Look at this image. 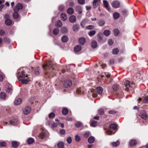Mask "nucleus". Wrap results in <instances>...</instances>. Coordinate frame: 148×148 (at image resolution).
I'll return each mask as SVG.
<instances>
[{
	"label": "nucleus",
	"mask_w": 148,
	"mask_h": 148,
	"mask_svg": "<svg viewBox=\"0 0 148 148\" xmlns=\"http://www.w3.org/2000/svg\"><path fill=\"white\" fill-rule=\"evenodd\" d=\"M27 74H25L23 68H21L18 70L17 77L19 81H21L22 84H26L28 82Z\"/></svg>",
	"instance_id": "nucleus-1"
},
{
	"label": "nucleus",
	"mask_w": 148,
	"mask_h": 148,
	"mask_svg": "<svg viewBox=\"0 0 148 148\" xmlns=\"http://www.w3.org/2000/svg\"><path fill=\"white\" fill-rule=\"evenodd\" d=\"M46 64H44L42 65V67L45 69L47 70L48 68H51L52 70H54V69L52 65V62L48 60L46 62Z\"/></svg>",
	"instance_id": "nucleus-2"
},
{
	"label": "nucleus",
	"mask_w": 148,
	"mask_h": 148,
	"mask_svg": "<svg viewBox=\"0 0 148 148\" xmlns=\"http://www.w3.org/2000/svg\"><path fill=\"white\" fill-rule=\"evenodd\" d=\"M64 87L66 88H68L71 86L72 82L70 80H66L64 81Z\"/></svg>",
	"instance_id": "nucleus-3"
},
{
	"label": "nucleus",
	"mask_w": 148,
	"mask_h": 148,
	"mask_svg": "<svg viewBox=\"0 0 148 148\" xmlns=\"http://www.w3.org/2000/svg\"><path fill=\"white\" fill-rule=\"evenodd\" d=\"M23 8V5L21 3H18L13 9L14 10H17L19 11V10H22Z\"/></svg>",
	"instance_id": "nucleus-4"
},
{
	"label": "nucleus",
	"mask_w": 148,
	"mask_h": 148,
	"mask_svg": "<svg viewBox=\"0 0 148 148\" xmlns=\"http://www.w3.org/2000/svg\"><path fill=\"white\" fill-rule=\"evenodd\" d=\"M137 143V141L136 139H131L129 141V145L130 146L132 147L136 146Z\"/></svg>",
	"instance_id": "nucleus-5"
},
{
	"label": "nucleus",
	"mask_w": 148,
	"mask_h": 148,
	"mask_svg": "<svg viewBox=\"0 0 148 148\" xmlns=\"http://www.w3.org/2000/svg\"><path fill=\"white\" fill-rule=\"evenodd\" d=\"M31 110V108L29 106H26L23 110V112L25 114H29Z\"/></svg>",
	"instance_id": "nucleus-6"
},
{
	"label": "nucleus",
	"mask_w": 148,
	"mask_h": 148,
	"mask_svg": "<svg viewBox=\"0 0 148 148\" xmlns=\"http://www.w3.org/2000/svg\"><path fill=\"white\" fill-rule=\"evenodd\" d=\"M112 5L113 7L115 8H117L119 7L120 3L118 1H115L112 2Z\"/></svg>",
	"instance_id": "nucleus-7"
},
{
	"label": "nucleus",
	"mask_w": 148,
	"mask_h": 148,
	"mask_svg": "<svg viewBox=\"0 0 148 148\" xmlns=\"http://www.w3.org/2000/svg\"><path fill=\"white\" fill-rule=\"evenodd\" d=\"M89 20L87 18L84 19L80 23V25L82 27L84 28L85 24L88 22Z\"/></svg>",
	"instance_id": "nucleus-8"
},
{
	"label": "nucleus",
	"mask_w": 148,
	"mask_h": 148,
	"mask_svg": "<svg viewBox=\"0 0 148 148\" xmlns=\"http://www.w3.org/2000/svg\"><path fill=\"white\" fill-rule=\"evenodd\" d=\"M101 2V0H94L93 1V6L94 8H97Z\"/></svg>",
	"instance_id": "nucleus-9"
},
{
	"label": "nucleus",
	"mask_w": 148,
	"mask_h": 148,
	"mask_svg": "<svg viewBox=\"0 0 148 148\" xmlns=\"http://www.w3.org/2000/svg\"><path fill=\"white\" fill-rule=\"evenodd\" d=\"M104 7L108 10L109 11H111L110 8L109 7L108 5V2L106 0H104L103 1Z\"/></svg>",
	"instance_id": "nucleus-10"
},
{
	"label": "nucleus",
	"mask_w": 148,
	"mask_h": 148,
	"mask_svg": "<svg viewBox=\"0 0 148 148\" xmlns=\"http://www.w3.org/2000/svg\"><path fill=\"white\" fill-rule=\"evenodd\" d=\"M13 11L14 12L12 14L13 16L14 19H17L19 17V15L18 13V11L14 10Z\"/></svg>",
	"instance_id": "nucleus-11"
},
{
	"label": "nucleus",
	"mask_w": 148,
	"mask_h": 148,
	"mask_svg": "<svg viewBox=\"0 0 148 148\" xmlns=\"http://www.w3.org/2000/svg\"><path fill=\"white\" fill-rule=\"evenodd\" d=\"M70 22L71 23H75L76 21V18L74 15H71L70 16L69 18Z\"/></svg>",
	"instance_id": "nucleus-12"
},
{
	"label": "nucleus",
	"mask_w": 148,
	"mask_h": 148,
	"mask_svg": "<svg viewBox=\"0 0 148 148\" xmlns=\"http://www.w3.org/2000/svg\"><path fill=\"white\" fill-rule=\"evenodd\" d=\"M79 25L78 24H76L73 26L72 29L74 32H77L79 30Z\"/></svg>",
	"instance_id": "nucleus-13"
},
{
	"label": "nucleus",
	"mask_w": 148,
	"mask_h": 148,
	"mask_svg": "<svg viewBox=\"0 0 148 148\" xmlns=\"http://www.w3.org/2000/svg\"><path fill=\"white\" fill-rule=\"evenodd\" d=\"M75 10L79 14H81L82 13V7L79 5H77L76 6Z\"/></svg>",
	"instance_id": "nucleus-14"
},
{
	"label": "nucleus",
	"mask_w": 148,
	"mask_h": 148,
	"mask_svg": "<svg viewBox=\"0 0 148 148\" xmlns=\"http://www.w3.org/2000/svg\"><path fill=\"white\" fill-rule=\"evenodd\" d=\"M97 23L100 26H103L105 24V22L102 19L98 20L97 21Z\"/></svg>",
	"instance_id": "nucleus-15"
},
{
	"label": "nucleus",
	"mask_w": 148,
	"mask_h": 148,
	"mask_svg": "<svg viewBox=\"0 0 148 148\" xmlns=\"http://www.w3.org/2000/svg\"><path fill=\"white\" fill-rule=\"evenodd\" d=\"M86 41V40L85 38H80L79 40V43L82 45H84Z\"/></svg>",
	"instance_id": "nucleus-16"
},
{
	"label": "nucleus",
	"mask_w": 148,
	"mask_h": 148,
	"mask_svg": "<svg viewBox=\"0 0 148 148\" xmlns=\"http://www.w3.org/2000/svg\"><path fill=\"white\" fill-rule=\"evenodd\" d=\"M57 146L58 148H64V143L63 141H59L58 143Z\"/></svg>",
	"instance_id": "nucleus-17"
},
{
	"label": "nucleus",
	"mask_w": 148,
	"mask_h": 148,
	"mask_svg": "<svg viewBox=\"0 0 148 148\" xmlns=\"http://www.w3.org/2000/svg\"><path fill=\"white\" fill-rule=\"evenodd\" d=\"M82 49V47L79 45H77L74 48V50L76 52L80 51Z\"/></svg>",
	"instance_id": "nucleus-18"
},
{
	"label": "nucleus",
	"mask_w": 148,
	"mask_h": 148,
	"mask_svg": "<svg viewBox=\"0 0 148 148\" xmlns=\"http://www.w3.org/2000/svg\"><path fill=\"white\" fill-rule=\"evenodd\" d=\"M5 23L7 25L10 26L12 24V21L10 19H7L5 20Z\"/></svg>",
	"instance_id": "nucleus-19"
},
{
	"label": "nucleus",
	"mask_w": 148,
	"mask_h": 148,
	"mask_svg": "<svg viewBox=\"0 0 148 148\" xmlns=\"http://www.w3.org/2000/svg\"><path fill=\"white\" fill-rule=\"evenodd\" d=\"M125 86L126 88V90H128L129 89V88L131 87L130 82L128 81H126L125 82Z\"/></svg>",
	"instance_id": "nucleus-20"
},
{
	"label": "nucleus",
	"mask_w": 148,
	"mask_h": 148,
	"mask_svg": "<svg viewBox=\"0 0 148 148\" xmlns=\"http://www.w3.org/2000/svg\"><path fill=\"white\" fill-rule=\"evenodd\" d=\"M74 10L73 9L71 8H69L67 10V12L68 14L69 15L73 14L74 13Z\"/></svg>",
	"instance_id": "nucleus-21"
},
{
	"label": "nucleus",
	"mask_w": 148,
	"mask_h": 148,
	"mask_svg": "<svg viewBox=\"0 0 148 148\" xmlns=\"http://www.w3.org/2000/svg\"><path fill=\"white\" fill-rule=\"evenodd\" d=\"M96 91L99 94H101L103 92V88L101 87H98L96 88Z\"/></svg>",
	"instance_id": "nucleus-22"
},
{
	"label": "nucleus",
	"mask_w": 148,
	"mask_h": 148,
	"mask_svg": "<svg viewBox=\"0 0 148 148\" xmlns=\"http://www.w3.org/2000/svg\"><path fill=\"white\" fill-rule=\"evenodd\" d=\"M61 19L64 21H66L67 19V16L66 14L64 13H62L61 14Z\"/></svg>",
	"instance_id": "nucleus-23"
},
{
	"label": "nucleus",
	"mask_w": 148,
	"mask_h": 148,
	"mask_svg": "<svg viewBox=\"0 0 148 148\" xmlns=\"http://www.w3.org/2000/svg\"><path fill=\"white\" fill-rule=\"evenodd\" d=\"M97 42L96 41L93 40L91 42V47L93 48H96L97 46Z\"/></svg>",
	"instance_id": "nucleus-24"
},
{
	"label": "nucleus",
	"mask_w": 148,
	"mask_h": 148,
	"mask_svg": "<svg viewBox=\"0 0 148 148\" xmlns=\"http://www.w3.org/2000/svg\"><path fill=\"white\" fill-rule=\"evenodd\" d=\"M22 101V99L21 98H18L16 100L14 101V104L16 105H18L20 104Z\"/></svg>",
	"instance_id": "nucleus-25"
},
{
	"label": "nucleus",
	"mask_w": 148,
	"mask_h": 148,
	"mask_svg": "<svg viewBox=\"0 0 148 148\" xmlns=\"http://www.w3.org/2000/svg\"><path fill=\"white\" fill-rule=\"evenodd\" d=\"M18 145V142L16 141H13L12 142V146L13 147L16 148H17Z\"/></svg>",
	"instance_id": "nucleus-26"
},
{
	"label": "nucleus",
	"mask_w": 148,
	"mask_h": 148,
	"mask_svg": "<svg viewBox=\"0 0 148 148\" xmlns=\"http://www.w3.org/2000/svg\"><path fill=\"white\" fill-rule=\"evenodd\" d=\"M110 30L106 29L104 31L103 34L106 36H108L110 34Z\"/></svg>",
	"instance_id": "nucleus-27"
},
{
	"label": "nucleus",
	"mask_w": 148,
	"mask_h": 148,
	"mask_svg": "<svg viewBox=\"0 0 148 148\" xmlns=\"http://www.w3.org/2000/svg\"><path fill=\"white\" fill-rule=\"evenodd\" d=\"M113 15L114 18L115 19H118L120 16L119 14L117 12H114L113 14Z\"/></svg>",
	"instance_id": "nucleus-28"
},
{
	"label": "nucleus",
	"mask_w": 148,
	"mask_h": 148,
	"mask_svg": "<svg viewBox=\"0 0 148 148\" xmlns=\"http://www.w3.org/2000/svg\"><path fill=\"white\" fill-rule=\"evenodd\" d=\"M95 140V138L93 136L90 137L88 140V142L89 143H93Z\"/></svg>",
	"instance_id": "nucleus-29"
},
{
	"label": "nucleus",
	"mask_w": 148,
	"mask_h": 148,
	"mask_svg": "<svg viewBox=\"0 0 148 148\" xmlns=\"http://www.w3.org/2000/svg\"><path fill=\"white\" fill-rule=\"evenodd\" d=\"M120 144V142L119 141L116 142H114L112 143V144L113 147H116L118 146Z\"/></svg>",
	"instance_id": "nucleus-30"
},
{
	"label": "nucleus",
	"mask_w": 148,
	"mask_h": 148,
	"mask_svg": "<svg viewBox=\"0 0 148 148\" xmlns=\"http://www.w3.org/2000/svg\"><path fill=\"white\" fill-rule=\"evenodd\" d=\"M0 97L1 99H4L6 98V95L4 92H1L0 94Z\"/></svg>",
	"instance_id": "nucleus-31"
},
{
	"label": "nucleus",
	"mask_w": 148,
	"mask_h": 148,
	"mask_svg": "<svg viewBox=\"0 0 148 148\" xmlns=\"http://www.w3.org/2000/svg\"><path fill=\"white\" fill-rule=\"evenodd\" d=\"M62 112L63 115H67L68 113V109L66 108H64L62 110Z\"/></svg>",
	"instance_id": "nucleus-32"
},
{
	"label": "nucleus",
	"mask_w": 148,
	"mask_h": 148,
	"mask_svg": "<svg viewBox=\"0 0 148 148\" xmlns=\"http://www.w3.org/2000/svg\"><path fill=\"white\" fill-rule=\"evenodd\" d=\"M113 31L114 33V35L115 36H118V35L120 33V32L118 29H114L113 30Z\"/></svg>",
	"instance_id": "nucleus-33"
},
{
	"label": "nucleus",
	"mask_w": 148,
	"mask_h": 148,
	"mask_svg": "<svg viewBox=\"0 0 148 148\" xmlns=\"http://www.w3.org/2000/svg\"><path fill=\"white\" fill-rule=\"evenodd\" d=\"M119 53V50L117 48H116L112 50V53L114 55H117Z\"/></svg>",
	"instance_id": "nucleus-34"
},
{
	"label": "nucleus",
	"mask_w": 148,
	"mask_h": 148,
	"mask_svg": "<svg viewBox=\"0 0 148 148\" xmlns=\"http://www.w3.org/2000/svg\"><path fill=\"white\" fill-rule=\"evenodd\" d=\"M110 128L112 129L113 130H114L116 129V126L114 124H111L110 126Z\"/></svg>",
	"instance_id": "nucleus-35"
},
{
	"label": "nucleus",
	"mask_w": 148,
	"mask_h": 148,
	"mask_svg": "<svg viewBox=\"0 0 148 148\" xmlns=\"http://www.w3.org/2000/svg\"><path fill=\"white\" fill-rule=\"evenodd\" d=\"M141 117L142 119H146L148 118V117L147 114L145 112L141 115Z\"/></svg>",
	"instance_id": "nucleus-36"
},
{
	"label": "nucleus",
	"mask_w": 148,
	"mask_h": 148,
	"mask_svg": "<svg viewBox=\"0 0 148 148\" xmlns=\"http://www.w3.org/2000/svg\"><path fill=\"white\" fill-rule=\"evenodd\" d=\"M62 32L63 33H66L68 31L67 28L66 27H63L61 29Z\"/></svg>",
	"instance_id": "nucleus-37"
},
{
	"label": "nucleus",
	"mask_w": 148,
	"mask_h": 148,
	"mask_svg": "<svg viewBox=\"0 0 148 148\" xmlns=\"http://www.w3.org/2000/svg\"><path fill=\"white\" fill-rule=\"evenodd\" d=\"M59 30L57 28L54 29L53 31V34L55 35H57L59 33Z\"/></svg>",
	"instance_id": "nucleus-38"
},
{
	"label": "nucleus",
	"mask_w": 148,
	"mask_h": 148,
	"mask_svg": "<svg viewBox=\"0 0 148 148\" xmlns=\"http://www.w3.org/2000/svg\"><path fill=\"white\" fill-rule=\"evenodd\" d=\"M34 141V140L32 138H29L27 139V143L29 144H32Z\"/></svg>",
	"instance_id": "nucleus-39"
},
{
	"label": "nucleus",
	"mask_w": 148,
	"mask_h": 148,
	"mask_svg": "<svg viewBox=\"0 0 148 148\" xmlns=\"http://www.w3.org/2000/svg\"><path fill=\"white\" fill-rule=\"evenodd\" d=\"M112 88L113 90L114 91H116L119 89L118 86L116 84H115L112 86Z\"/></svg>",
	"instance_id": "nucleus-40"
},
{
	"label": "nucleus",
	"mask_w": 148,
	"mask_h": 148,
	"mask_svg": "<svg viewBox=\"0 0 148 148\" xmlns=\"http://www.w3.org/2000/svg\"><path fill=\"white\" fill-rule=\"evenodd\" d=\"M97 122L95 121H93L91 122L90 125L91 126L93 127H95L97 125Z\"/></svg>",
	"instance_id": "nucleus-41"
},
{
	"label": "nucleus",
	"mask_w": 148,
	"mask_h": 148,
	"mask_svg": "<svg viewBox=\"0 0 148 148\" xmlns=\"http://www.w3.org/2000/svg\"><path fill=\"white\" fill-rule=\"evenodd\" d=\"M96 31L95 30H92L88 32V35L90 36H93L95 34Z\"/></svg>",
	"instance_id": "nucleus-42"
},
{
	"label": "nucleus",
	"mask_w": 148,
	"mask_h": 148,
	"mask_svg": "<svg viewBox=\"0 0 148 148\" xmlns=\"http://www.w3.org/2000/svg\"><path fill=\"white\" fill-rule=\"evenodd\" d=\"M17 121V120L16 119H14L13 120L10 121L9 122V123L10 125H14L16 123Z\"/></svg>",
	"instance_id": "nucleus-43"
},
{
	"label": "nucleus",
	"mask_w": 148,
	"mask_h": 148,
	"mask_svg": "<svg viewBox=\"0 0 148 148\" xmlns=\"http://www.w3.org/2000/svg\"><path fill=\"white\" fill-rule=\"evenodd\" d=\"M62 25V23L60 20H58L57 22V26L58 27H61Z\"/></svg>",
	"instance_id": "nucleus-44"
},
{
	"label": "nucleus",
	"mask_w": 148,
	"mask_h": 148,
	"mask_svg": "<svg viewBox=\"0 0 148 148\" xmlns=\"http://www.w3.org/2000/svg\"><path fill=\"white\" fill-rule=\"evenodd\" d=\"M55 116V114L53 112H51L49 115V117L50 119L54 118Z\"/></svg>",
	"instance_id": "nucleus-45"
},
{
	"label": "nucleus",
	"mask_w": 148,
	"mask_h": 148,
	"mask_svg": "<svg viewBox=\"0 0 148 148\" xmlns=\"http://www.w3.org/2000/svg\"><path fill=\"white\" fill-rule=\"evenodd\" d=\"M98 112L99 114L102 115L104 114V111L103 109L100 108L98 110Z\"/></svg>",
	"instance_id": "nucleus-46"
},
{
	"label": "nucleus",
	"mask_w": 148,
	"mask_h": 148,
	"mask_svg": "<svg viewBox=\"0 0 148 148\" xmlns=\"http://www.w3.org/2000/svg\"><path fill=\"white\" fill-rule=\"evenodd\" d=\"M65 8L64 6L63 5H60L58 8L59 10L61 11H63L64 10Z\"/></svg>",
	"instance_id": "nucleus-47"
},
{
	"label": "nucleus",
	"mask_w": 148,
	"mask_h": 148,
	"mask_svg": "<svg viewBox=\"0 0 148 148\" xmlns=\"http://www.w3.org/2000/svg\"><path fill=\"white\" fill-rule=\"evenodd\" d=\"M94 26L92 25H89L86 27V29H93L94 28Z\"/></svg>",
	"instance_id": "nucleus-48"
},
{
	"label": "nucleus",
	"mask_w": 148,
	"mask_h": 148,
	"mask_svg": "<svg viewBox=\"0 0 148 148\" xmlns=\"http://www.w3.org/2000/svg\"><path fill=\"white\" fill-rule=\"evenodd\" d=\"M7 146V144L5 142L0 143V147H5Z\"/></svg>",
	"instance_id": "nucleus-49"
},
{
	"label": "nucleus",
	"mask_w": 148,
	"mask_h": 148,
	"mask_svg": "<svg viewBox=\"0 0 148 148\" xmlns=\"http://www.w3.org/2000/svg\"><path fill=\"white\" fill-rule=\"evenodd\" d=\"M66 141L68 144L71 143L72 141L71 138L70 136L68 137L66 139Z\"/></svg>",
	"instance_id": "nucleus-50"
},
{
	"label": "nucleus",
	"mask_w": 148,
	"mask_h": 148,
	"mask_svg": "<svg viewBox=\"0 0 148 148\" xmlns=\"http://www.w3.org/2000/svg\"><path fill=\"white\" fill-rule=\"evenodd\" d=\"M82 123L79 122H77L75 124V125L77 127H79L82 126Z\"/></svg>",
	"instance_id": "nucleus-51"
},
{
	"label": "nucleus",
	"mask_w": 148,
	"mask_h": 148,
	"mask_svg": "<svg viewBox=\"0 0 148 148\" xmlns=\"http://www.w3.org/2000/svg\"><path fill=\"white\" fill-rule=\"evenodd\" d=\"M40 72V70L38 68L36 69L35 70V73L36 75L39 74Z\"/></svg>",
	"instance_id": "nucleus-52"
},
{
	"label": "nucleus",
	"mask_w": 148,
	"mask_h": 148,
	"mask_svg": "<svg viewBox=\"0 0 148 148\" xmlns=\"http://www.w3.org/2000/svg\"><path fill=\"white\" fill-rule=\"evenodd\" d=\"M75 140L77 142L79 141L81 139L80 137L78 135L75 136Z\"/></svg>",
	"instance_id": "nucleus-53"
},
{
	"label": "nucleus",
	"mask_w": 148,
	"mask_h": 148,
	"mask_svg": "<svg viewBox=\"0 0 148 148\" xmlns=\"http://www.w3.org/2000/svg\"><path fill=\"white\" fill-rule=\"evenodd\" d=\"M77 1L81 5H83L85 3V0H78Z\"/></svg>",
	"instance_id": "nucleus-54"
},
{
	"label": "nucleus",
	"mask_w": 148,
	"mask_h": 148,
	"mask_svg": "<svg viewBox=\"0 0 148 148\" xmlns=\"http://www.w3.org/2000/svg\"><path fill=\"white\" fill-rule=\"evenodd\" d=\"M121 12L124 15H126L127 14V11L125 10H121Z\"/></svg>",
	"instance_id": "nucleus-55"
},
{
	"label": "nucleus",
	"mask_w": 148,
	"mask_h": 148,
	"mask_svg": "<svg viewBox=\"0 0 148 148\" xmlns=\"http://www.w3.org/2000/svg\"><path fill=\"white\" fill-rule=\"evenodd\" d=\"M68 38H62V41L63 42H66L68 41Z\"/></svg>",
	"instance_id": "nucleus-56"
},
{
	"label": "nucleus",
	"mask_w": 148,
	"mask_h": 148,
	"mask_svg": "<svg viewBox=\"0 0 148 148\" xmlns=\"http://www.w3.org/2000/svg\"><path fill=\"white\" fill-rule=\"evenodd\" d=\"M144 102L145 103H148V96H146L143 100Z\"/></svg>",
	"instance_id": "nucleus-57"
},
{
	"label": "nucleus",
	"mask_w": 148,
	"mask_h": 148,
	"mask_svg": "<svg viewBox=\"0 0 148 148\" xmlns=\"http://www.w3.org/2000/svg\"><path fill=\"white\" fill-rule=\"evenodd\" d=\"M4 40L6 43H9L10 42V40L9 38H5Z\"/></svg>",
	"instance_id": "nucleus-58"
},
{
	"label": "nucleus",
	"mask_w": 148,
	"mask_h": 148,
	"mask_svg": "<svg viewBox=\"0 0 148 148\" xmlns=\"http://www.w3.org/2000/svg\"><path fill=\"white\" fill-rule=\"evenodd\" d=\"M5 33V31L2 29L0 30V35L3 36Z\"/></svg>",
	"instance_id": "nucleus-59"
},
{
	"label": "nucleus",
	"mask_w": 148,
	"mask_h": 148,
	"mask_svg": "<svg viewBox=\"0 0 148 148\" xmlns=\"http://www.w3.org/2000/svg\"><path fill=\"white\" fill-rule=\"evenodd\" d=\"M113 43V41L111 39H110L108 40V44L110 45H112Z\"/></svg>",
	"instance_id": "nucleus-60"
},
{
	"label": "nucleus",
	"mask_w": 148,
	"mask_h": 148,
	"mask_svg": "<svg viewBox=\"0 0 148 148\" xmlns=\"http://www.w3.org/2000/svg\"><path fill=\"white\" fill-rule=\"evenodd\" d=\"M60 133L62 135L64 134L65 133V130L64 129L60 130Z\"/></svg>",
	"instance_id": "nucleus-61"
},
{
	"label": "nucleus",
	"mask_w": 148,
	"mask_h": 148,
	"mask_svg": "<svg viewBox=\"0 0 148 148\" xmlns=\"http://www.w3.org/2000/svg\"><path fill=\"white\" fill-rule=\"evenodd\" d=\"M12 90L11 88H6V91L7 92L10 93L11 91Z\"/></svg>",
	"instance_id": "nucleus-62"
},
{
	"label": "nucleus",
	"mask_w": 148,
	"mask_h": 148,
	"mask_svg": "<svg viewBox=\"0 0 148 148\" xmlns=\"http://www.w3.org/2000/svg\"><path fill=\"white\" fill-rule=\"evenodd\" d=\"M89 133L86 132L84 134V136L85 138H86L88 137L89 136Z\"/></svg>",
	"instance_id": "nucleus-63"
},
{
	"label": "nucleus",
	"mask_w": 148,
	"mask_h": 148,
	"mask_svg": "<svg viewBox=\"0 0 148 148\" xmlns=\"http://www.w3.org/2000/svg\"><path fill=\"white\" fill-rule=\"evenodd\" d=\"M4 18L5 20H6L7 19H10L9 15L8 14H5L4 16Z\"/></svg>",
	"instance_id": "nucleus-64"
}]
</instances>
